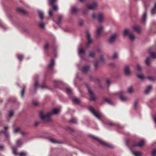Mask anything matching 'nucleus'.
Listing matches in <instances>:
<instances>
[{
  "instance_id": "7c9ffc66",
  "label": "nucleus",
  "mask_w": 156,
  "mask_h": 156,
  "mask_svg": "<svg viewBox=\"0 0 156 156\" xmlns=\"http://www.w3.org/2000/svg\"><path fill=\"white\" fill-rule=\"evenodd\" d=\"M49 141L51 143L55 144V143H59L56 140L54 139H49Z\"/></svg>"
},
{
  "instance_id": "c03bdc74",
  "label": "nucleus",
  "mask_w": 156,
  "mask_h": 156,
  "mask_svg": "<svg viewBox=\"0 0 156 156\" xmlns=\"http://www.w3.org/2000/svg\"><path fill=\"white\" fill-rule=\"evenodd\" d=\"M13 115V112L12 111H10L9 112V117H12Z\"/></svg>"
},
{
  "instance_id": "b1692460",
  "label": "nucleus",
  "mask_w": 156,
  "mask_h": 156,
  "mask_svg": "<svg viewBox=\"0 0 156 156\" xmlns=\"http://www.w3.org/2000/svg\"><path fill=\"white\" fill-rule=\"evenodd\" d=\"M16 143L17 146V147H20L21 146L22 144V142L20 140H16Z\"/></svg>"
},
{
  "instance_id": "774afa93",
  "label": "nucleus",
  "mask_w": 156,
  "mask_h": 156,
  "mask_svg": "<svg viewBox=\"0 0 156 156\" xmlns=\"http://www.w3.org/2000/svg\"><path fill=\"white\" fill-rule=\"evenodd\" d=\"M4 129H5V130H6L7 129H8V127L7 126H5V127H4Z\"/></svg>"
},
{
  "instance_id": "f3484780",
  "label": "nucleus",
  "mask_w": 156,
  "mask_h": 156,
  "mask_svg": "<svg viewBox=\"0 0 156 156\" xmlns=\"http://www.w3.org/2000/svg\"><path fill=\"white\" fill-rule=\"evenodd\" d=\"M90 67L89 66L84 67L83 69V72L84 73H86L88 71H89Z\"/></svg>"
},
{
  "instance_id": "5701e85b",
  "label": "nucleus",
  "mask_w": 156,
  "mask_h": 156,
  "mask_svg": "<svg viewBox=\"0 0 156 156\" xmlns=\"http://www.w3.org/2000/svg\"><path fill=\"white\" fill-rule=\"evenodd\" d=\"M54 59H51V62L49 65L48 67L50 69H51L53 66H54Z\"/></svg>"
},
{
  "instance_id": "412c9836",
  "label": "nucleus",
  "mask_w": 156,
  "mask_h": 156,
  "mask_svg": "<svg viewBox=\"0 0 156 156\" xmlns=\"http://www.w3.org/2000/svg\"><path fill=\"white\" fill-rule=\"evenodd\" d=\"M133 28L139 33L140 32V29L138 26H134L133 27Z\"/></svg>"
},
{
  "instance_id": "c9c22d12",
  "label": "nucleus",
  "mask_w": 156,
  "mask_h": 156,
  "mask_svg": "<svg viewBox=\"0 0 156 156\" xmlns=\"http://www.w3.org/2000/svg\"><path fill=\"white\" fill-rule=\"evenodd\" d=\"M39 25L40 27L41 28L43 29L44 28L45 24L43 23H40L39 24Z\"/></svg>"
},
{
  "instance_id": "6e6552de",
  "label": "nucleus",
  "mask_w": 156,
  "mask_h": 156,
  "mask_svg": "<svg viewBox=\"0 0 156 156\" xmlns=\"http://www.w3.org/2000/svg\"><path fill=\"white\" fill-rule=\"evenodd\" d=\"M94 138H95V139L96 140H97L101 144L103 145H104L105 146H106L107 147H111V148L113 147H112L111 146L108 144L106 143L105 142H103L102 140H100L98 138L94 137Z\"/></svg>"
},
{
  "instance_id": "2f4dec72",
  "label": "nucleus",
  "mask_w": 156,
  "mask_h": 156,
  "mask_svg": "<svg viewBox=\"0 0 156 156\" xmlns=\"http://www.w3.org/2000/svg\"><path fill=\"white\" fill-rule=\"evenodd\" d=\"M1 133H3L4 136L6 137H8L9 136L8 133H7L3 132L2 131H0V134H1Z\"/></svg>"
},
{
  "instance_id": "680f3d73",
  "label": "nucleus",
  "mask_w": 156,
  "mask_h": 156,
  "mask_svg": "<svg viewBox=\"0 0 156 156\" xmlns=\"http://www.w3.org/2000/svg\"><path fill=\"white\" fill-rule=\"evenodd\" d=\"M21 135L23 136H24L26 135V133L24 132H21Z\"/></svg>"
},
{
  "instance_id": "4468645a",
  "label": "nucleus",
  "mask_w": 156,
  "mask_h": 156,
  "mask_svg": "<svg viewBox=\"0 0 156 156\" xmlns=\"http://www.w3.org/2000/svg\"><path fill=\"white\" fill-rule=\"evenodd\" d=\"M145 141L144 140H142L140 142L138 143L137 145H135V146L141 147L143 146L144 144Z\"/></svg>"
},
{
  "instance_id": "8fccbe9b",
  "label": "nucleus",
  "mask_w": 156,
  "mask_h": 156,
  "mask_svg": "<svg viewBox=\"0 0 156 156\" xmlns=\"http://www.w3.org/2000/svg\"><path fill=\"white\" fill-rule=\"evenodd\" d=\"M62 16H60L59 18V19L58 22V24L61 22V19L62 18Z\"/></svg>"
},
{
  "instance_id": "0e129e2a",
  "label": "nucleus",
  "mask_w": 156,
  "mask_h": 156,
  "mask_svg": "<svg viewBox=\"0 0 156 156\" xmlns=\"http://www.w3.org/2000/svg\"><path fill=\"white\" fill-rule=\"evenodd\" d=\"M39 124V122H36L35 123L34 126H37L38 124Z\"/></svg>"
},
{
  "instance_id": "e433bc0d",
  "label": "nucleus",
  "mask_w": 156,
  "mask_h": 156,
  "mask_svg": "<svg viewBox=\"0 0 156 156\" xmlns=\"http://www.w3.org/2000/svg\"><path fill=\"white\" fill-rule=\"evenodd\" d=\"M95 55L94 51H91L90 52L89 55L91 57H93Z\"/></svg>"
},
{
  "instance_id": "f8f14e48",
  "label": "nucleus",
  "mask_w": 156,
  "mask_h": 156,
  "mask_svg": "<svg viewBox=\"0 0 156 156\" xmlns=\"http://www.w3.org/2000/svg\"><path fill=\"white\" fill-rule=\"evenodd\" d=\"M129 37L132 41H133L136 38L135 36L132 33H131L129 34Z\"/></svg>"
},
{
  "instance_id": "c85d7f7f",
  "label": "nucleus",
  "mask_w": 156,
  "mask_h": 156,
  "mask_svg": "<svg viewBox=\"0 0 156 156\" xmlns=\"http://www.w3.org/2000/svg\"><path fill=\"white\" fill-rule=\"evenodd\" d=\"M150 57H147L146 58V59L145 60V63L146 64V65L147 66H149L150 65Z\"/></svg>"
},
{
  "instance_id": "603ef678",
  "label": "nucleus",
  "mask_w": 156,
  "mask_h": 156,
  "mask_svg": "<svg viewBox=\"0 0 156 156\" xmlns=\"http://www.w3.org/2000/svg\"><path fill=\"white\" fill-rule=\"evenodd\" d=\"M88 90L90 94L92 95L93 94V92L89 88H88Z\"/></svg>"
},
{
  "instance_id": "5fc2aeb1",
  "label": "nucleus",
  "mask_w": 156,
  "mask_h": 156,
  "mask_svg": "<svg viewBox=\"0 0 156 156\" xmlns=\"http://www.w3.org/2000/svg\"><path fill=\"white\" fill-rule=\"evenodd\" d=\"M148 79L150 80L153 81L154 80L153 78L151 76H149L148 77Z\"/></svg>"
},
{
  "instance_id": "de8ad7c7",
  "label": "nucleus",
  "mask_w": 156,
  "mask_h": 156,
  "mask_svg": "<svg viewBox=\"0 0 156 156\" xmlns=\"http://www.w3.org/2000/svg\"><path fill=\"white\" fill-rule=\"evenodd\" d=\"M49 45L48 44H45V46L44 47V49H48L49 48Z\"/></svg>"
},
{
  "instance_id": "473e14b6",
  "label": "nucleus",
  "mask_w": 156,
  "mask_h": 156,
  "mask_svg": "<svg viewBox=\"0 0 156 156\" xmlns=\"http://www.w3.org/2000/svg\"><path fill=\"white\" fill-rule=\"evenodd\" d=\"M150 56L152 58H156V54L154 53H151L150 54Z\"/></svg>"
},
{
  "instance_id": "864d4df0",
  "label": "nucleus",
  "mask_w": 156,
  "mask_h": 156,
  "mask_svg": "<svg viewBox=\"0 0 156 156\" xmlns=\"http://www.w3.org/2000/svg\"><path fill=\"white\" fill-rule=\"evenodd\" d=\"M24 89L23 88L21 92V96L22 97H23V96L24 94Z\"/></svg>"
},
{
  "instance_id": "7ed1b4c3",
  "label": "nucleus",
  "mask_w": 156,
  "mask_h": 156,
  "mask_svg": "<svg viewBox=\"0 0 156 156\" xmlns=\"http://www.w3.org/2000/svg\"><path fill=\"white\" fill-rule=\"evenodd\" d=\"M117 36V34L116 33H114L112 34L109 38L108 40L109 42L112 43L114 42Z\"/></svg>"
},
{
  "instance_id": "9d476101",
  "label": "nucleus",
  "mask_w": 156,
  "mask_h": 156,
  "mask_svg": "<svg viewBox=\"0 0 156 156\" xmlns=\"http://www.w3.org/2000/svg\"><path fill=\"white\" fill-rule=\"evenodd\" d=\"M124 73L127 76H129L130 74V72L129 71L128 66H125L124 69Z\"/></svg>"
},
{
  "instance_id": "3c124183",
  "label": "nucleus",
  "mask_w": 156,
  "mask_h": 156,
  "mask_svg": "<svg viewBox=\"0 0 156 156\" xmlns=\"http://www.w3.org/2000/svg\"><path fill=\"white\" fill-rule=\"evenodd\" d=\"M20 130L19 128H17L16 129H15L14 130V133H17Z\"/></svg>"
},
{
  "instance_id": "13d9d810",
  "label": "nucleus",
  "mask_w": 156,
  "mask_h": 156,
  "mask_svg": "<svg viewBox=\"0 0 156 156\" xmlns=\"http://www.w3.org/2000/svg\"><path fill=\"white\" fill-rule=\"evenodd\" d=\"M92 17L94 19H95L97 18V16H96L94 13L92 15Z\"/></svg>"
},
{
  "instance_id": "69168bd1",
  "label": "nucleus",
  "mask_w": 156,
  "mask_h": 156,
  "mask_svg": "<svg viewBox=\"0 0 156 156\" xmlns=\"http://www.w3.org/2000/svg\"><path fill=\"white\" fill-rule=\"evenodd\" d=\"M88 12V10H86V12H85V11L84 10H83V14H86Z\"/></svg>"
},
{
  "instance_id": "aec40b11",
  "label": "nucleus",
  "mask_w": 156,
  "mask_h": 156,
  "mask_svg": "<svg viewBox=\"0 0 156 156\" xmlns=\"http://www.w3.org/2000/svg\"><path fill=\"white\" fill-rule=\"evenodd\" d=\"M17 9L18 11L22 13H23L24 14H26L27 13V12L24 9H23L21 8H17Z\"/></svg>"
},
{
  "instance_id": "20e7f679",
  "label": "nucleus",
  "mask_w": 156,
  "mask_h": 156,
  "mask_svg": "<svg viewBox=\"0 0 156 156\" xmlns=\"http://www.w3.org/2000/svg\"><path fill=\"white\" fill-rule=\"evenodd\" d=\"M124 94V92L122 90H121L119 92V94H120V98L123 101H127L128 100V99L123 95Z\"/></svg>"
},
{
  "instance_id": "1a4fd4ad",
  "label": "nucleus",
  "mask_w": 156,
  "mask_h": 156,
  "mask_svg": "<svg viewBox=\"0 0 156 156\" xmlns=\"http://www.w3.org/2000/svg\"><path fill=\"white\" fill-rule=\"evenodd\" d=\"M57 0H50L49 4L53 6V9L55 10H57L58 9L57 6L54 5V3Z\"/></svg>"
},
{
  "instance_id": "4c0bfd02",
  "label": "nucleus",
  "mask_w": 156,
  "mask_h": 156,
  "mask_svg": "<svg viewBox=\"0 0 156 156\" xmlns=\"http://www.w3.org/2000/svg\"><path fill=\"white\" fill-rule=\"evenodd\" d=\"M26 153H25L23 152H20V153L18 154V155L20 156H25L26 155Z\"/></svg>"
},
{
  "instance_id": "f704fd0d",
  "label": "nucleus",
  "mask_w": 156,
  "mask_h": 156,
  "mask_svg": "<svg viewBox=\"0 0 156 156\" xmlns=\"http://www.w3.org/2000/svg\"><path fill=\"white\" fill-rule=\"evenodd\" d=\"M77 120L75 119H71L70 120V122L73 123H76L77 122Z\"/></svg>"
},
{
  "instance_id": "37998d69",
  "label": "nucleus",
  "mask_w": 156,
  "mask_h": 156,
  "mask_svg": "<svg viewBox=\"0 0 156 156\" xmlns=\"http://www.w3.org/2000/svg\"><path fill=\"white\" fill-rule=\"evenodd\" d=\"M18 58L20 60H21L22 59L23 56L22 55H17Z\"/></svg>"
},
{
  "instance_id": "e2e57ef3",
  "label": "nucleus",
  "mask_w": 156,
  "mask_h": 156,
  "mask_svg": "<svg viewBox=\"0 0 156 156\" xmlns=\"http://www.w3.org/2000/svg\"><path fill=\"white\" fill-rule=\"evenodd\" d=\"M137 102L136 101H135L134 103V107L136 108V107Z\"/></svg>"
},
{
  "instance_id": "2eb2a0df",
  "label": "nucleus",
  "mask_w": 156,
  "mask_h": 156,
  "mask_svg": "<svg viewBox=\"0 0 156 156\" xmlns=\"http://www.w3.org/2000/svg\"><path fill=\"white\" fill-rule=\"evenodd\" d=\"M152 89V86L151 85L148 86L145 91V93L148 94Z\"/></svg>"
},
{
  "instance_id": "6ab92c4d",
  "label": "nucleus",
  "mask_w": 156,
  "mask_h": 156,
  "mask_svg": "<svg viewBox=\"0 0 156 156\" xmlns=\"http://www.w3.org/2000/svg\"><path fill=\"white\" fill-rule=\"evenodd\" d=\"M131 33L127 29H125L123 31V36L125 37L128 35L129 36V34Z\"/></svg>"
},
{
  "instance_id": "bf43d9fd",
  "label": "nucleus",
  "mask_w": 156,
  "mask_h": 156,
  "mask_svg": "<svg viewBox=\"0 0 156 156\" xmlns=\"http://www.w3.org/2000/svg\"><path fill=\"white\" fill-rule=\"evenodd\" d=\"M38 85V84L37 82V81L35 82V84H34V87L36 88Z\"/></svg>"
},
{
  "instance_id": "4be33fe9",
  "label": "nucleus",
  "mask_w": 156,
  "mask_h": 156,
  "mask_svg": "<svg viewBox=\"0 0 156 156\" xmlns=\"http://www.w3.org/2000/svg\"><path fill=\"white\" fill-rule=\"evenodd\" d=\"M151 13L152 14H154L156 13V3L151 10Z\"/></svg>"
},
{
  "instance_id": "0eeeda50",
  "label": "nucleus",
  "mask_w": 156,
  "mask_h": 156,
  "mask_svg": "<svg viewBox=\"0 0 156 156\" xmlns=\"http://www.w3.org/2000/svg\"><path fill=\"white\" fill-rule=\"evenodd\" d=\"M97 7V5L96 3H94L92 4L89 5L87 6V8L89 9L93 10L95 9Z\"/></svg>"
},
{
  "instance_id": "c756f323",
  "label": "nucleus",
  "mask_w": 156,
  "mask_h": 156,
  "mask_svg": "<svg viewBox=\"0 0 156 156\" xmlns=\"http://www.w3.org/2000/svg\"><path fill=\"white\" fill-rule=\"evenodd\" d=\"M137 76L138 78L141 80H143L145 78V77L144 75L142 74L137 75Z\"/></svg>"
},
{
  "instance_id": "f03ea898",
  "label": "nucleus",
  "mask_w": 156,
  "mask_h": 156,
  "mask_svg": "<svg viewBox=\"0 0 156 156\" xmlns=\"http://www.w3.org/2000/svg\"><path fill=\"white\" fill-rule=\"evenodd\" d=\"M88 109L98 119L101 120V118L103 117V115L101 112H95L92 107H89Z\"/></svg>"
},
{
  "instance_id": "f257e3e1",
  "label": "nucleus",
  "mask_w": 156,
  "mask_h": 156,
  "mask_svg": "<svg viewBox=\"0 0 156 156\" xmlns=\"http://www.w3.org/2000/svg\"><path fill=\"white\" fill-rule=\"evenodd\" d=\"M60 108H55L52 110V113H49L45 114L43 111H41L39 113V116L41 119L45 122H48L51 120L50 117L52 114H57L60 111Z\"/></svg>"
},
{
  "instance_id": "a878e982",
  "label": "nucleus",
  "mask_w": 156,
  "mask_h": 156,
  "mask_svg": "<svg viewBox=\"0 0 156 156\" xmlns=\"http://www.w3.org/2000/svg\"><path fill=\"white\" fill-rule=\"evenodd\" d=\"M146 12H144L143 14L142 20V22L144 23H145L146 21Z\"/></svg>"
},
{
  "instance_id": "09e8293b",
  "label": "nucleus",
  "mask_w": 156,
  "mask_h": 156,
  "mask_svg": "<svg viewBox=\"0 0 156 156\" xmlns=\"http://www.w3.org/2000/svg\"><path fill=\"white\" fill-rule=\"evenodd\" d=\"M104 101H105L106 102L108 103H111V101H110V100L108 99H105L104 100Z\"/></svg>"
},
{
  "instance_id": "423d86ee",
  "label": "nucleus",
  "mask_w": 156,
  "mask_h": 156,
  "mask_svg": "<svg viewBox=\"0 0 156 156\" xmlns=\"http://www.w3.org/2000/svg\"><path fill=\"white\" fill-rule=\"evenodd\" d=\"M104 29V27L101 25L98 27L96 30V34L97 37H99L101 34V33Z\"/></svg>"
},
{
  "instance_id": "9b49d317",
  "label": "nucleus",
  "mask_w": 156,
  "mask_h": 156,
  "mask_svg": "<svg viewBox=\"0 0 156 156\" xmlns=\"http://www.w3.org/2000/svg\"><path fill=\"white\" fill-rule=\"evenodd\" d=\"M90 34L88 32H87V40L88 41V42L87 44L88 45H89L92 42V41L90 38Z\"/></svg>"
},
{
  "instance_id": "79ce46f5",
  "label": "nucleus",
  "mask_w": 156,
  "mask_h": 156,
  "mask_svg": "<svg viewBox=\"0 0 156 156\" xmlns=\"http://www.w3.org/2000/svg\"><path fill=\"white\" fill-rule=\"evenodd\" d=\"M152 156H155L156 155V150H153L152 152Z\"/></svg>"
},
{
  "instance_id": "ea45409f",
  "label": "nucleus",
  "mask_w": 156,
  "mask_h": 156,
  "mask_svg": "<svg viewBox=\"0 0 156 156\" xmlns=\"http://www.w3.org/2000/svg\"><path fill=\"white\" fill-rule=\"evenodd\" d=\"M71 90L70 88H68L66 90V93L69 94L71 92Z\"/></svg>"
},
{
  "instance_id": "338daca9",
  "label": "nucleus",
  "mask_w": 156,
  "mask_h": 156,
  "mask_svg": "<svg viewBox=\"0 0 156 156\" xmlns=\"http://www.w3.org/2000/svg\"><path fill=\"white\" fill-rule=\"evenodd\" d=\"M103 59H103V56H101V58H100V59L101 61L102 62L103 61Z\"/></svg>"
},
{
  "instance_id": "6e6d98bb",
  "label": "nucleus",
  "mask_w": 156,
  "mask_h": 156,
  "mask_svg": "<svg viewBox=\"0 0 156 156\" xmlns=\"http://www.w3.org/2000/svg\"><path fill=\"white\" fill-rule=\"evenodd\" d=\"M49 14L50 16H51L52 14V11L51 10H49Z\"/></svg>"
},
{
  "instance_id": "393cba45",
  "label": "nucleus",
  "mask_w": 156,
  "mask_h": 156,
  "mask_svg": "<svg viewBox=\"0 0 156 156\" xmlns=\"http://www.w3.org/2000/svg\"><path fill=\"white\" fill-rule=\"evenodd\" d=\"M72 101L73 103H78L80 102V100L74 97L72 99Z\"/></svg>"
},
{
  "instance_id": "a18cd8bd",
  "label": "nucleus",
  "mask_w": 156,
  "mask_h": 156,
  "mask_svg": "<svg viewBox=\"0 0 156 156\" xmlns=\"http://www.w3.org/2000/svg\"><path fill=\"white\" fill-rule=\"evenodd\" d=\"M137 67L138 71H140L141 70V67L139 65L137 64Z\"/></svg>"
},
{
  "instance_id": "72a5a7b5",
  "label": "nucleus",
  "mask_w": 156,
  "mask_h": 156,
  "mask_svg": "<svg viewBox=\"0 0 156 156\" xmlns=\"http://www.w3.org/2000/svg\"><path fill=\"white\" fill-rule=\"evenodd\" d=\"M12 150L13 151V153L14 154L16 155L18 154L16 152V149L15 147H13L12 148Z\"/></svg>"
},
{
  "instance_id": "39448f33",
  "label": "nucleus",
  "mask_w": 156,
  "mask_h": 156,
  "mask_svg": "<svg viewBox=\"0 0 156 156\" xmlns=\"http://www.w3.org/2000/svg\"><path fill=\"white\" fill-rule=\"evenodd\" d=\"M105 15L104 13L99 12L97 17L98 21L99 23L102 22L104 20Z\"/></svg>"
},
{
  "instance_id": "052dcab7",
  "label": "nucleus",
  "mask_w": 156,
  "mask_h": 156,
  "mask_svg": "<svg viewBox=\"0 0 156 156\" xmlns=\"http://www.w3.org/2000/svg\"><path fill=\"white\" fill-rule=\"evenodd\" d=\"M106 83L108 84H109L110 83V81L109 80H106Z\"/></svg>"
},
{
  "instance_id": "4d7b16f0",
  "label": "nucleus",
  "mask_w": 156,
  "mask_h": 156,
  "mask_svg": "<svg viewBox=\"0 0 156 156\" xmlns=\"http://www.w3.org/2000/svg\"><path fill=\"white\" fill-rule=\"evenodd\" d=\"M153 119L154 121V122L156 124V113L155 114V116L154 117H153Z\"/></svg>"
},
{
  "instance_id": "bb28decb",
  "label": "nucleus",
  "mask_w": 156,
  "mask_h": 156,
  "mask_svg": "<svg viewBox=\"0 0 156 156\" xmlns=\"http://www.w3.org/2000/svg\"><path fill=\"white\" fill-rule=\"evenodd\" d=\"M84 53V51L83 48L79 49V54L80 55H81Z\"/></svg>"
},
{
  "instance_id": "49530a36",
  "label": "nucleus",
  "mask_w": 156,
  "mask_h": 156,
  "mask_svg": "<svg viewBox=\"0 0 156 156\" xmlns=\"http://www.w3.org/2000/svg\"><path fill=\"white\" fill-rule=\"evenodd\" d=\"M68 130H69L70 132H73L74 131V130L72 128H70V127H68Z\"/></svg>"
},
{
  "instance_id": "cd10ccee",
  "label": "nucleus",
  "mask_w": 156,
  "mask_h": 156,
  "mask_svg": "<svg viewBox=\"0 0 156 156\" xmlns=\"http://www.w3.org/2000/svg\"><path fill=\"white\" fill-rule=\"evenodd\" d=\"M127 91L129 93L131 94L133 93V89L132 87H130L128 88Z\"/></svg>"
},
{
  "instance_id": "a19ab883",
  "label": "nucleus",
  "mask_w": 156,
  "mask_h": 156,
  "mask_svg": "<svg viewBox=\"0 0 156 156\" xmlns=\"http://www.w3.org/2000/svg\"><path fill=\"white\" fill-rule=\"evenodd\" d=\"M83 24V21L82 20H80L79 22V24L80 26H82Z\"/></svg>"
},
{
  "instance_id": "58836bf2",
  "label": "nucleus",
  "mask_w": 156,
  "mask_h": 156,
  "mask_svg": "<svg viewBox=\"0 0 156 156\" xmlns=\"http://www.w3.org/2000/svg\"><path fill=\"white\" fill-rule=\"evenodd\" d=\"M118 57V55L116 53H115L113 56H112V58L113 59H115L117 58Z\"/></svg>"
},
{
  "instance_id": "ddd939ff",
  "label": "nucleus",
  "mask_w": 156,
  "mask_h": 156,
  "mask_svg": "<svg viewBox=\"0 0 156 156\" xmlns=\"http://www.w3.org/2000/svg\"><path fill=\"white\" fill-rule=\"evenodd\" d=\"M79 11V10L76 9L75 7H73L71 9V12L73 14H75Z\"/></svg>"
},
{
  "instance_id": "a211bd4d",
  "label": "nucleus",
  "mask_w": 156,
  "mask_h": 156,
  "mask_svg": "<svg viewBox=\"0 0 156 156\" xmlns=\"http://www.w3.org/2000/svg\"><path fill=\"white\" fill-rule=\"evenodd\" d=\"M39 16L41 20H43L44 18V14L43 12L40 10H38Z\"/></svg>"
},
{
  "instance_id": "dca6fc26",
  "label": "nucleus",
  "mask_w": 156,
  "mask_h": 156,
  "mask_svg": "<svg viewBox=\"0 0 156 156\" xmlns=\"http://www.w3.org/2000/svg\"><path fill=\"white\" fill-rule=\"evenodd\" d=\"M132 153L135 156H140L142 155V153L140 151H133Z\"/></svg>"
}]
</instances>
